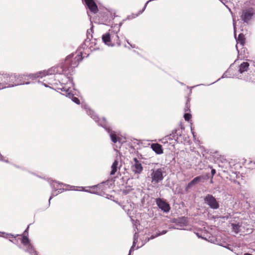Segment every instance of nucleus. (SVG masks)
<instances>
[{"mask_svg":"<svg viewBox=\"0 0 255 255\" xmlns=\"http://www.w3.org/2000/svg\"><path fill=\"white\" fill-rule=\"evenodd\" d=\"M158 237H159V236L158 235V234L156 232V233L155 234L152 235L149 237H148V238H146L145 241H147V242H148L150 240H153V239H155V238H157Z\"/></svg>","mask_w":255,"mask_h":255,"instance_id":"41","label":"nucleus"},{"mask_svg":"<svg viewBox=\"0 0 255 255\" xmlns=\"http://www.w3.org/2000/svg\"><path fill=\"white\" fill-rule=\"evenodd\" d=\"M119 165V161L115 159L111 166V170L110 171V175H114L118 170V166Z\"/></svg>","mask_w":255,"mask_h":255,"instance_id":"22","label":"nucleus"},{"mask_svg":"<svg viewBox=\"0 0 255 255\" xmlns=\"http://www.w3.org/2000/svg\"><path fill=\"white\" fill-rule=\"evenodd\" d=\"M243 255H253L250 253H246Z\"/></svg>","mask_w":255,"mask_h":255,"instance_id":"64","label":"nucleus"},{"mask_svg":"<svg viewBox=\"0 0 255 255\" xmlns=\"http://www.w3.org/2000/svg\"><path fill=\"white\" fill-rule=\"evenodd\" d=\"M138 234L136 232H135L133 235V239H138Z\"/></svg>","mask_w":255,"mask_h":255,"instance_id":"55","label":"nucleus"},{"mask_svg":"<svg viewBox=\"0 0 255 255\" xmlns=\"http://www.w3.org/2000/svg\"><path fill=\"white\" fill-rule=\"evenodd\" d=\"M40 76V73H35V74H29L26 75H20V78H23V77H28L30 79H34L36 78H38Z\"/></svg>","mask_w":255,"mask_h":255,"instance_id":"29","label":"nucleus"},{"mask_svg":"<svg viewBox=\"0 0 255 255\" xmlns=\"http://www.w3.org/2000/svg\"><path fill=\"white\" fill-rule=\"evenodd\" d=\"M196 235V236L199 238H202V237L201 235L199 234V233H195Z\"/></svg>","mask_w":255,"mask_h":255,"instance_id":"58","label":"nucleus"},{"mask_svg":"<svg viewBox=\"0 0 255 255\" xmlns=\"http://www.w3.org/2000/svg\"><path fill=\"white\" fill-rule=\"evenodd\" d=\"M182 131L179 129V128H176L174 129L171 133L165 136L164 138L161 139L162 143H165L167 142V140H175L177 143L182 142Z\"/></svg>","mask_w":255,"mask_h":255,"instance_id":"6","label":"nucleus"},{"mask_svg":"<svg viewBox=\"0 0 255 255\" xmlns=\"http://www.w3.org/2000/svg\"><path fill=\"white\" fill-rule=\"evenodd\" d=\"M135 246H133V245L131 246V247H130L129 250V252H128V254H129L130 255H131V254L134 252V248H135Z\"/></svg>","mask_w":255,"mask_h":255,"instance_id":"51","label":"nucleus"},{"mask_svg":"<svg viewBox=\"0 0 255 255\" xmlns=\"http://www.w3.org/2000/svg\"><path fill=\"white\" fill-rule=\"evenodd\" d=\"M248 164L251 165L250 168H255V161H253L252 160H249Z\"/></svg>","mask_w":255,"mask_h":255,"instance_id":"50","label":"nucleus"},{"mask_svg":"<svg viewBox=\"0 0 255 255\" xmlns=\"http://www.w3.org/2000/svg\"><path fill=\"white\" fill-rule=\"evenodd\" d=\"M192 183H193L194 184V185L198 184L200 182H201V180L200 179V177L199 176H196L195 177H194L192 180Z\"/></svg>","mask_w":255,"mask_h":255,"instance_id":"39","label":"nucleus"},{"mask_svg":"<svg viewBox=\"0 0 255 255\" xmlns=\"http://www.w3.org/2000/svg\"><path fill=\"white\" fill-rule=\"evenodd\" d=\"M242 48H241V51H239V49H238V45L237 44H236V49L238 51V55H241V56H243L244 58L245 57H247V56L246 55V53H248L247 52V49L246 48V47H244L243 46H242Z\"/></svg>","mask_w":255,"mask_h":255,"instance_id":"27","label":"nucleus"},{"mask_svg":"<svg viewBox=\"0 0 255 255\" xmlns=\"http://www.w3.org/2000/svg\"><path fill=\"white\" fill-rule=\"evenodd\" d=\"M37 82H38V83L39 84H42V85H43V86H44V87H45L49 88H50V89H54V90L57 89L56 88L57 87H55V88L50 87V86H49L47 84L45 83H44L43 82L40 81L39 80H38Z\"/></svg>","mask_w":255,"mask_h":255,"instance_id":"42","label":"nucleus"},{"mask_svg":"<svg viewBox=\"0 0 255 255\" xmlns=\"http://www.w3.org/2000/svg\"><path fill=\"white\" fill-rule=\"evenodd\" d=\"M193 129L192 127V126H191V133H192V135H193V137H195V132L193 131Z\"/></svg>","mask_w":255,"mask_h":255,"instance_id":"57","label":"nucleus"},{"mask_svg":"<svg viewBox=\"0 0 255 255\" xmlns=\"http://www.w3.org/2000/svg\"><path fill=\"white\" fill-rule=\"evenodd\" d=\"M113 183V182L112 180H107L97 185L89 186V187L93 189V190H91V191H99L100 190H105L107 187L109 188Z\"/></svg>","mask_w":255,"mask_h":255,"instance_id":"14","label":"nucleus"},{"mask_svg":"<svg viewBox=\"0 0 255 255\" xmlns=\"http://www.w3.org/2000/svg\"><path fill=\"white\" fill-rule=\"evenodd\" d=\"M145 10L143 8L138 11V12L136 14H132L131 15H128L127 17V19H130L132 18H134L138 16L139 15L141 14L143 12V11Z\"/></svg>","mask_w":255,"mask_h":255,"instance_id":"32","label":"nucleus"},{"mask_svg":"<svg viewBox=\"0 0 255 255\" xmlns=\"http://www.w3.org/2000/svg\"><path fill=\"white\" fill-rule=\"evenodd\" d=\"M82 107L85 110L86 113L97 124V125L103 128L109 134L111 141L116 143L117 142L120 146L126 142V138L120 135L115 131L112 130L110 124L105 117L101 119L97 114L92 110L88 105H82Z\"/></svg>","mask_w":255,"mask_h":255,"instance_id":"2","label":"nucleus"},{"mask_svg":"<svg viewBox=\"0 0 255 255\" xmlns=\"http://www.w3.org/2000/svg\"><path fill=\"white\" fill-rule=\"evenodd\" d=\"M222 246L224 247V248H225L226 249H228L229 251H231L232 252L233 251V248L231 245L227 244L225 246Z\"/></svg>","mask_w":255,"mask_h":255,"instance_id":"47","label":"nucleus"},{"mask_svg":"<svg viewBox=\"0 0 255 255\" xmlns=\"http://www.w3.org/2000/svg\"><path fill=\"white\" fill-rule=\"evenodd\" d=\"M168 232V230H162V231H158L157 232V234H158V235L159 236H161V235H165V234H166Z\"/></svg>","mask_w":255,"mask_h":255,"instance_id":"46","label":"nucleus"},{"mask_svg":"<svg viewBox=\"0 0 255 255\" xmlns=\"http://www.w3.org/2000/svg\"><path fill=\"white\" fill-rule=\"evenodd\" d=\"M149 197V196L148 195H144L142 198L141 199V204L142 206H143L145 201V199L148 198Z\"/></svg>","mask_w":255,"mask_h":255,"instance_id":"44","label":"nucleus"},{"mask_svg":"<svg viewBox=\"0 0 255 255\" xmlns=\"http://www.w3.org/2000/svg\"><path fill=\"white\" fill-rule=\"evenodd\" d=\"M20 236V235H19V234L14 235L11 233H6L3 232H0V237H3L5 239H7L9 237L16 238V237Z\"/></svg>","mask_w":255,"mask_h":255,"instance_id":"26","label":"nucleus"},{"mask_svg":"<svg viewBox=\"0 0 255 255\" xmlns=\"http://www.w3.org/2000/svg\"><path fill=\"white\" fill-rule=\"evenodd\" d=\"M211 171L210 177H211L212 178H213L214 176L215 175V174L216 173V170L212 167H211Z\"/></svg>","mask_w":255,"mask_h":255,"instance_id":"48","label":"nucleus"},{"mask_svg":"<svg viewBox=\"0 0 255 255\" xmlns=\"http://www.w3.org/2000/svg\"><path fill=\"white\" fill-rule=\"evenodd\" d=\"M151 182L158 183L163 180L166 176V172L164 167L153 169L151 170Z\"/></svg>","mask_w":255,"mask_h":255,"instance_id":"5","label":"nucleus"},{"mask_svg":"<svg viewBox=\"0 0 255 255\" xmlns=\"http://www.w3.org/2000/svg\"><path fill=\"white\" fill-rule=\"evenodd\" d=\"M68 190H71L70 189H64V188H59V189H58L57 190V193L56 194H54V193H52L49 198V200H48V207H49L50 205V201L55 196H57V195H58L59 194L64 192V191H68Z\"/></svg>","mask_w":255,"mask_h":255,"instance_id":"24","label":"nucleus"},{"mask_svg":"<svg viewBox=\"0 0 255 255\" xmlns=\"http://www.w3.org/2000/svg\"><path fill=\"white\" fill-rule=\"evenodd\" d=\"M114 31L113 29H110L108 32L103 34L102 36V40L103 42L108 46L113 47L115 45L114 43L111 42V39L114 38Z\"/></svg>","mask_w":255,"mask_h":255,"instance_id":"11","label":"nucleus"},{"mask_svg":"<svg viewBox=\"0 0 255 255\" xmlns=\"http://www.w3.org/2000/svg\"><path fill=\"white\" fill-rule=\"evenodd\" d=\"M31 225V224H29L27 227H26V228L25 229V230L23 232V235H28V231H29V226L30 225Z\"/></svg>","mask_w":255,"mask_h":255,"instance_id":"49","label":"nucleus"},{"mask_svg":"<svg viewBox=\"0 0 255 255\" xmlns=\"http://www.w3.org/2000/svg\"><path fill=\"white\" fill-rule=\"evenodd\" d=\"M156 205L163 212L168 213L171 210L170 204L166 199L162 198H156L155 199Z\"/></svg>","mask_w":255,"mask_h":255,"instance_id":"9","label":"nucleus"},{"mask_svg":"<svg viewBox=\"0 0 255 255\" xmlns=\"http://www.w3.org/2000/svg\"><path fill=\"white\" fill-rule=\"evenodd\" d=\"M184 129H185V128H184V126L183 125H182L181 124H180L179 129L182 130V131H183V130H184Z\"/></svg>","mask_w":255,"mask_h":255,"instance_id":"56","label":"nucleus"},{"mask_svg":"<svg viewBox=\"0 0 255 255\" xmlns=\"http://www.w3.org/2000/svg\"><path fill=\"white\" fill-rule=\"evenodd\" d=\"M151 148L157 154H161L163 153V149L162 145L158 143H152Z\"/></svg>","mask_w":255,"mask_h":255,"instance_id":"20","label":"nucleus"},{"mask_svg":"<svg viewBox=\"0 0 255 255\" xmlns=\"http://www.w3.org/2000/svg\"><path fill=\"white\" fill-rule=\"evenodd\" d=\"M118 33L114 32V35H115V38H113L114 40L116 41V44L118 46H120L121 45V41L120 40L119 36L118 34Z\"/></svg>","mask_w":255,"mask_h":255,"instance_id":"35","label":"nucleus"},{"mask_svg":"<svg viewBox=\"0 0 255 255\" xmlns=\"http://www.w3.org/2000/svg\"><path fill=\"white\" fill-rule=\"evenodd\" d=\"M91 27L87 31V39L88 41H90L93 38L92 33H93V25L92 24Z\"/></svg>","mask_w":255,"mask_h":255,"instance_id":"28","label":"nucleus"},{"mask_svg":"<svg viewBox=\"0 0 255 255\" xmlns=\"http://www.w3.org/2000/svg\"><path fill=\"white\" fill-rule=\"evenodd\" d=\"M20 236H21L20 239L21 244L23 246L27 247V248L24 250V251L28 253L30 255H38L37 251L31 244L30 240L28 238V235H20Z\"/></svg>","mask_w":255,"mask_h":255,"instance_id":"8","label":"nucleus"},{"mask_svg":"<svg viewBox=\"0 0 255 255\" xmlns=\"http://www.w3.org/2000/svg\"><path fill=\"white\" fill-rule=\"evenodd\" d=\"M132 190V189L131 186H126V188L122 190V193L124 195H127V194H129Z\"/></svg>","mask_w":255,"mask_h":255,"instance_id":"33","label":"nucleus"},{"mask_svg":"<svg viewBox=\"0 0 255 255\" xmlns=\"http://www.w3.org/2000/svg\"><path fill=\"white\" fill-rule=\"evenodd\" d=\"M56 88L63 92L64 93L62 95L69 97L75 104L77 105L80 104V100L75 97V95L78 96L79 92L75 88L73 77H69V82H67L66 83L60 82L59 87H57Z\"/></svg>","mask_w":255,"mask_h":255,"instance_id":"3","label":"nucleus"},{"mask_svg":"<svg viewBox=\"0 0 255 255\" xmlns=\"http://www.w3.org/2000/svg\"><path fill=\"white\" fill-rule=\"evenodd\" d=\"M211 178L210 180V183L212 184L213 183V178H212L211 177H210Z\"/></svg>","mask_w":255,"mask_h":255,"instance_id":"63","label":"nucleus"},{"mask_svg":"<svg viewBox=\"0 0 255 255\" xmlns=\"http://www.w3.org/2000/svg\"><path fill=\"white\" fill-rule=\"evenodd\" d=\"M29 173H31V174H33V175H36V176H37V177H39V178H42L41 176H39V175H36L35 173H33V172H30V171H29Z\"/></svg>","mask_w":255,"mask_h":255,"instance_id":"59","label":"nucleus"},{"mask_svg":"<svg viewBox=\"0 0 255 255\" xmlns=\"http://www.w3.org/2000/svg\"><path fill=\"white\" fill-rule=\"evenodd\" d=\"M192 183H193L194 184V185L198 184L200 182H201V180L200 179V177L199 176H196L195 177H194L192 180Z\"/></svg>","mask_w":255,"mask_h":255,"instance_id":"38","label":"nucleus"},{"mask_svg":"<svg viewBox=\"0 0 255 255\" xmlns=\"http://www.w3.org/2000/svg\"><path fill=\"white\" fill-rule=\"evenodd\" d=\"M90 41H88L87 39H86L83 43L81 45V46L79 47V49L82 48L84 49L86 47H88V45H87V43L89 42Z\"/></svg>","mask_w":255,"mask_h":255,"instance_id":"43","label":"nucleus"},{"mask_svg":"<svg viewBox=\"0 0 255 255\" xmlns=\"http://www.w3.org/2000/svg\"><path fill=\"white\" fill-rule=\"evenodd\" d=\"M249 63L248 62H242L239 66V72L240 74H243L244 72L247 71Z\"/></svg>","mask_w":255,"mask_h":255,"instance_id":"21","label":"nucleus"},{"mask_svg":"<svg viewBox=\"0 0 255 255\" xmlns=\"http://www.w3.org/2000/svg\"><path fill=\"white\" fill-rule=\"evenodd\" d=\"M137 159H143V156L142 155V154L141 153H139L138 152V151H137Z\"/></svg>","mask_w":255,"mask_h":255,"instance_id":"53","label":"nucleus"},{"mask_svg":"<svg viewBox=\"0 0 255 255\" xmlns=\"http://www.w3.org/2000/svg\"><path fill=\"white\" fill-rule=\"evenodd\" d=\"M13 165L16 168H18V169H20L22 170H23V171H27V169L24 167H22V166H20L19 165H18L17 164H13Z\"/></svg>","mask_w":255,"mask_h":255,"instance_id":"45","label":"nucleus"},{"mask_svg":"<svg viewBox=\"0 0 255 255\" xmlns=\"http://www.w3.org/2000/svg\"><path fill=\"white\" fill-rule=\"evenodd\" d=\"M138 242V239H133L132 245L133 246H136V244Z\"/></svg>","mask_w":255,"mask_h":255,"instance_id":"54","label":"nucleus"},{"mask_svg":"<svg viewBox=\"0 0 255 255\" xmlns=\"http://www.w3.org/2000/svg\"><path fill=\"white\" fill-rule=\"evenodd\" d=\"M194 186V184L192 183V181H190L187 185L186 186L185 191L186 193L188 192L189 190Z\"/></svg>","mask_w":255,"mask_h":255,"instance_id":"36","label":"nucleus"},{"mask_svg":"<svg viewBox=\"0 0 255 255\" xmlns=\"http://www.w3.org/2000/svg\"><path fill=\"white\" fill-rule=\"evenodd\" d=\"M233 26H234V37L236 39L237 44H240L241 46H244L246 43V38L243 33H241L238 35V36L237 37V32H236V22L235 21L234 19H233Z\"/></svg>","mask_w":255,"mask_h":255,"instance_id":"16","label":"nucleus"},{"mask_svg":"<svg viewBox=\"0 0 255 255\" xmlns=\"http://www.w3.org/2000/svg\"><path fill=\"white\" fill-rule=\"evenodd\" d=\"M194 186V184L192 183V181H190L187 185L186 186L185 191L186 193L188 192L189 190Z\"/></svg>","mask_w":255,"mask_h":255,"instance_id":"37","label":"nucleus"},{"mask_svg":"<svg viewBox=\"0 0 255 255\" xmlns=\"http://www.w3.org/2000/svg\"><path fill=\"white\" fill-rule=\"evenodd\" d=\"M169 229H176L177 228L174 227V226H171L169 227Z\"/></svg>","mask_w":255,"mask_h":255,"instance_id":"62","label":"nucleus"},{"mask_svg":"<svg viewBox=\"0 0 255 255\" xmlns=\"http://www.w3.org/2000/svg\"><path fill=\"white\" fill-rule=\"evenodd\" d=\"M3 77V85L4 84V86H3L2 88H0V89H3L6 88H10L16 86L21 85H28L31 83L30 82H18L14 84V82L20 78V75H16V74H11V75L9 74H4L2 75Z\"/></svg>","mask_w":255,"mask_h":255,"instance_id":"4","label":"nucleus"},{"mask_svg":"<svg viewBox=\"0 0 255 255\" xmlns=\"http://www.w3.org/2000/svg\"><path fill=\"white\" fill-rule=\"evenodd\" d=\"M171 222L180 227L186 226L188 224L187 218L185 216H182L178 218H173L171 219Z\"/></svg>","mask_w":255,"mask_h":255,"instance_id":"19","label":"nucleus"},{"mask_svg":"<svg viewBox=\"0 0 255 255\" xmlns=\"http://www.w3.org/2000/svg\"><path fill=\"white\" fill-rule=\"evenodd\" d=\"M220 218L221 219H228V217H224V216H221L220 217Z\"/></svg>","mask_w":255,"mask_h":255,"instance_id":"60","label":"nucleus"},{"mask_svg":"<svg viewBox=\"0 0 255 255\" xmlns=\"http://www.w3.org/2000/svg\"><path fill=\"white\" fill-rule=\"evenodd\" d=\"M48 182L50 184V186H51V187L52 188V191L53 193L54 192L58 190V188H56L55 187V186L53 184V182H55V183H57L58 185H63V186H67V187H69L70 188V190H71L78 191L79 190V187H80V186H72V185H68V184H65L64 183L60 182L59 181H57L55 180H53V179H52L51 178H48Z\"/></svg>","mask_w":255,"mask_h":255,"instance_id":"15","label":"nucleus"},{"mask_svg":"<svg viewBox=\"0 0 255 255\" xmlns=\"http://www.w3.org/2000/svg\"><path fill=\"white\" fill-rule=\"evenodd\" d=\"M190 101V98H189V97H187L186 102L185 104V108H184L185 113H191Z\"/></svg>","mask_w":255,"mask_h":255,"instance_id":"31","label":"nucleus"},{"mask_svg":"<svg viewBox=\"0 0 255 255\" xmlns=\"http://www.w3.org/2000/svg\"><path fill=\"white\" fill-rule=\"evenodd\" d=\"M83 52L81 51L74 57L75 53H71L67 56L60 64L49 69L46 72V75L64 74L68 79L67 82H69V78L72 77L69 76V75H71V73L74 71V69L83 60Z\"/></svg>","mask_w":255,"mask_h":255,"instance_id":"1","label":"nucleus"},{"mask_svg":"<svg viewBox=\"0 0 255 255\" xmlns=\"http://www.w3.org/2000/svg\"><path fill=\"white\" fill-rule=\"evenodd\" d=\"M133 163H132L131 168L132 171L137 174H140L143 170V167L141 162L137 158L134 157L133 158Z\"/></svg>","mask_w":255,"mask_h":255,"instance_id":"17","label":"nucleus"},{"mask_svg":"<svg viewBox=\"0 0 255 255\" xmlns=\"http://www.w3.org/2000/svg\"><path fill=\"white\" fill-rule=\"evenodd\" d=\"M201 182L204 183L205 181L208 180L210 177V173H206L205 174L199 175Z\"/></svg>","mask_w":255,"mask_h":255,"instance_id":"30","label":"nucleus"},{"mask_svg":"<svg viewBox=\"0 0 255 255\" xmlns=\"http://www.w3.org/2000/svg\"><path fill=\"white\" fill-rule=\"evenodd\" d=\"M231 226L232 227V231L236 234H238L240 232V228L241 225L239 223H231Z\"/></svg>","mask_w":255,"mask_h":255,"instance_id":"23","label":"nucleus"},{"mask_svg":"<svg viewBox=\"0 0 255 255\" xmlns=\"http://www.w3.org/2000/svg\"><path fill=\"white\" fill-rule=\"evenodd\" d=\"M79 188H80V189H79L78 191H84V192L90 193L91 194L99 195V196H105V195H106V198H107V199H110V197H113L112 195H110L109 194H106L104 191V190H100L99 191H91L90 190H86V189H85V187H82V186H81V187H79Z\"/></svg>","mask_w":255,"mask_h":255,"instance_id":"18","label":"nucleus"},{"mask_svg":"<svg viewBox=\"0 0 255 255\" xmlns=\"http://www.w3.org/2000/svg\"><path fill=\"white\" fill-rule=\"evenodd\" d=\"M132 48H136V46L135 44H132L130 43V45H129Z\"/></svg>","mask_w":255,"mask_h":255,"instance_id":"61","label":"nucleus"},{"mask_svg":"<svg viewBox=\"0 0 255 255\" xmlns=\"http://www.w3.org/2000/svg\"><path fill=\"white\" fill-rule=\"evenodd\" d=\"M116 16V13H114V15L110 11L104 12L100 17V20L102 24L106 25H110L112 21L114 20Z\"/></svg>","mask_w":255,"mask_h":255,"instance_id":"12","label":"nucleus"},{"mask_svg":"<svg viewBox=\"0 0 255 255\" xmlns=\"http://www.w3.org/2000/svg\"><path fill=\"white\" fill-rule=\"evenodd\" d=\"M228 71H229V69L222 75L221 77L220 78H219V79H218L216 82L219 81L221 79H223V78H231V76H229L227 74V73H228Z\"/></svg>","mask_w":255,"mask_h":255,"instance_id":"40","label":"nucleus"},{"mask_svg":"<svg viewBox=\"0 0 255 255\" xmlns=\"http://www.w3.org/2000/svg\"><path fill=\"white\" fill-rule=\"evenodd\" d=\"M183 117L186 121L189 122L191 121L192 115L191 113H185Z\"/></svg>","mask_w":255,"mask_h":255,"instance_id":"34","label":"nucleus"},{"mask_svg":"<svg viewBox=\"0 0 255 255\" xmlns=\"http://www.w3.org/2000/svg\"><path fill=\"white\" fill-rule=\"evenodd\" d=\"M204 203L213 210H217L220 208V202L212 194H208L203 197Z\"/></svg>","mask_w":255,"mask_h":255,"instance_id":"7","label":"nucleus"},{"mask_svg":"<svg viewBox=\"0 0 255 255\" xmlns=\"http://www.w3.org/2000/svg\"><path fill=\"white\" fill-rule=\"evenodd\" d=\"M126 19H123L122 21H121V22H120L118 24V26H117V24H115L114 25L113 24H112L111 25V29H113L114 31H115V32H116V33H118L120 30V28L122 26L123 23V22L124 21H125Z\"/></svg>","mask_w":255,"mask_h":255,"instance_id":"25","label":"nucleus"},{"mask_svg":"<svg viewBox=\"0 0 255 255\" xmlns=\"http://www.w3.org/2000/svg\"><path fill=\"white\" fill-rule=\"evenodd\" d=\"M255 14L254 8L250 7L242 10L241 18L244 23H249Z\"/></svg>","mask_w":255,"mask_h":255,"instance_id":"10","label":"nucleus"},{"mask_svg":"<svg viewBox=\"0 0 255 255\" xmlns=\"http://www.w3.org/2000/svg\"><path fill=\"white\" fill-rule=\"evenodd\" d=\"M223 4L225 5V6L228 8H229L228 6L226 4V3L228 2L227 0H219Z\"/></svg>","mask_w":255,"mask_h":255,"instance_id":"52","label":"nucleus"},{"mask_svg":"<svg viewBox=\"0 0 255 255\" xmlns=\"http://www.w3.org/2000/svg\"><path fill=\"white\" fill-rule=\"evenodd\" d=\"M86 8L94 14L98 13L99 11L98 5L95 2V0H82Z\"/></svg>","mask_w":255,"mask_h":255,"instance_id":"13","label":"nucleus"}]
</instances>
